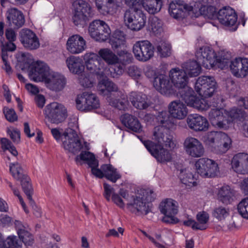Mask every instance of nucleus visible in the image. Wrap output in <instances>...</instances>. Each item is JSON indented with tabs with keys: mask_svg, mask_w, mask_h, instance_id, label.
Segmentation results:
<instances>
[{
	"mask_svg": "<svg viewBox=\"0 0 248 248\" xmlns=\"http://www.w3.org/2000/svg\"><path fill=\"white\" fill-rule=\"evenodd\" d=\"M77 164L80 161H84L89 167L91 168L92 173L99 178L105 177L107 180L116 183L121 178V175L111 164H103L100 169L98 168L99 162L94 155L89 151H82L79 155L75 157Z\"/></svg>",
	"mask_w": 248,
	"mask_h": 248,
	"instance_id": "nucleus-1",
	"label": "nucleus"
},
{
	"mask_svg": "<svg viewBox=\"0 0 248 248\" xmlns=\"http://www.w3.org/2000/svg\"><path fill=\"white\" fill-rule=\"evenodd\" d=\"M157 162H169L172 159L171 151L177 146V140H140Z\"/></svg>",
	"mask_w": 248,
	"mask_h": 248,
	"instance_id": "nucleus-2",
	"label": "nucleus"
},
{
	"mask_svg": "<svg viewBox=\"0 0 248 248\" xmlns=\"http://www.w3.org/2000/svg\"><path fill=\"white\" fill-rule=\"evenodd\" d=\"M196 57L198 62L206 69L214 68L216 66L223 69L230 63L231 55L227 54L223 55L221 53L217 58L212 48L208 46H203L196 51Z\"/></svg>",
	"mask_w": 248,
	"mask_h": 248,
	"instance_id": "nucleus-3",
	"label": "nucleus"
},
{
	"mask_svg": "<svg viewBox=\"0 0 248 248\" xmlns=\"http://www.w3.org/2000/svg\"><path fill=\"white\" fill-rule=\"evenodd\" d=\"M245 112L242 109L234 108L230 111L223 108H212L208 117L211 124L219 128L227 129L233 119H239L244 116Z\"/></svg>",
	"mask_w": 248,
	"mask_h": 248,
	"instance_id": "nucleus-4",
	"label": "nucleus"
},
{
	"mask_svg": "<svg viewBox=\"0 0 248 248\" xmlns=\"http://www.w3.org/2000/svg\"><path fill=\"white\" fill-rule=\"evenodd\" d=\"M15 226L18 238L15 235L9 236L7 238V248H22V244L26 246H31L34 242V236L22 222L16 220Z\"/></svg>",
	"mask_w": 248,
	"mask_h": 248,
	"instance_id": "nucleus-5",
	"label": "nucleus"
},
{
	"mask_svg": "<svg viewBox=\"0 0 248 248\" xmlns=\"http://www.w3.org/2000/svg\"><path fill=\"white\" fill-rule=\"evenodd\" d=\"M133 202L127 203L126 207L132 213L137 214L144 212L145 215L151 210L149 204L146 202H153L155 199L154 191L150 189H142L139 196H132Z\"/></svg>",
	"mask_w": 248,
	"mask_h": 248,
	"instance_id": "nucleus-6",
	"label": "nucleus"
},
{
	"mask_svg": "<svg viewBox=\"0 0 248 248\" xmlns=\"http://www.w3.org/2000/svg\"><path fill=\"white\" fill-rule=\"evenodd\" d=\"M10 171L15 179L20 182L23 191L26 194L30 205L34 204V201L32 198L33 189L31 182V179L25 174L20 164L18 162L11 163L10 165Z\"/></svg>",
	"mask_w": 248,
	"mask_h": 248,
	"instance_id": "nucleus-7",
	"label": "nucleus"
},
{
	"mask_svg": "<svg viewBox=\"0 0 248 248\" xmlns=\"http://www.w3.org/2000/svg\"><path fill=\"white\" fill-rule=\"evenodd\" d=\"M207 14L205 16L210 19L217 17L220 23L225 26H233L237 20V16L235 11L230 7H224L217 13L216 9L214 6H209L206 8Z\"/></svg>",
	"mask_w": 248,
	"mask_h": 248,
	"instance_id": "nucleus-8",
	"label": "nucleus"
},
{
	"mask_svg": "<svg viewBox=\"0 0 248 248\" xmlns=\"http://www.w3.org/2000/svg\"><path fill=\"white\" fill-rule=\"evenodd\" d=\"M146 17L141 9H127L124 14L125 25L132 31H138L145 26Z\"/></svg>",
	"mask_w": 248,
	"mask_h": 248,
	"instance_id": "nucleus-9",
	"label": "nucleus"
},
{
	"mask_svg": "<svg viewBox=\"0 0 248 248\" xmlns=\"http://www.w3.org/2000/svg\"><path fill=\"white\" fill-rule=\"evenodd\" d=\"M74 7L72 20L76 26L85 25L93 15L90 5L82 0L75 3Z\"/></svg>",
	"mask_w": 248,
	"mask_h": 248,
	"instance_id": "nucleus-10",
	"label": "nucleus"
},
{
	"mask_svg": "<svg viewBox=\"0 0 248 248\" xmlns=\"http://www.w3.org/2000/svg\"><path fill=\"white\" fill-rule=\"evenodd\" d=\"M169 76L174 86L178 89L177 96L179 98L181 99L183 94H185V93L192 90L186 86L188 78L186 72L183 70L178 68H173L170 71Z\"/></svg>",
	"mask_w": 248,
	"mask_h": 248,
	"instance_id": "nucleus-11",
	"label": "nucleus"
},
{
	"mask_svg": "<svg viewBox=\"0 0 248 248\" xmlns=\"http://www.w3.org/2000/svg\"><path fill=\"white\" fill-rule=\"evenodd\" d=\"M195 89L201 96L210 97L213 95L217 89V82L213 77H200L195 83Z\"/></svg>",
	"mask_w": 248,
	"mask_h": 248,
	"instance_id": "nucleus-12",
	"label": "nucleus"
},
{
	"mask_svg": "<svg viewBox=\"0 0 248 248\" xmlns=\"http://www.w3.org/2000/svg\"><path fill=\"white\" fill-rule=\"evenodd\" d=\"M44 114L48 121L57 124L64 121L67 117L66 109L57 102L47 105L45 108Z\"/></svg>",
	"mask_w": 248,
	"mask_h": 248,
	"instance_id": "nucleus-13",
	"label": "nucleus"
},
{
	"mask_svg": "<svg viewBox=\"0 0 248 248\" xmlns=\"http://www.w3.org/2000/svg\"><path fill=\"white\" fill-rule=\"evenodd\" d=\"M77 108L82 111H89L98 108L100 106L99 100L93 93L84 92L78 94L76 100Z\"/></svg>",
	"mask_w": 248,
	"mask_h": 248,
	"instance_id": "nucleus-14",
	"label": "nucleus"
},
{
	"mask_svg": "<svg viewBox=\"0 0 248 248\" xmlns=\"http://www.w3.org/2000/svg\"><path fill=\"white\" fill-rule=\"evenodd\" d=\"M89 32L91 37L96 41L104 42L109 38L110 30L104 21L94 20L89 25Z\"/></svg>",
	"mask_w": 248,
	"mask_h": 248,
	"instance_id": "nucleus-15",
	"label": "nucleus"
},
{
	"mask_svg": "<svg viewBox=\"0 0 248 248\" xmlns=\"http://www.w3.org/2000/svg\"><path fill=\"white\" fill-rule=\"evenodd\" d=\"M197 173L205 178L214 177L219 170L217 164L214 160L207 158H201L195 163Z\"/></svg>",
	"mask_w": 248,
	"mask_h": 248,
	"instance_id": "nucleus-16",
	"label": "nucleus"
},
{
	"mask_svg": "<svg viewBox=\"0 0 248 248\" xmlns=\"http://www.w3.org/2000/svg\"><path fill=\"white\" fill-rule=\"evenodd\" d=\"M133 52L137 60L146 62L153 57L154 47L148 40L139 41L133 45Z\"/></svg>",
	"mask_w": 248,
	"mask_h": 248,
	"instance_id": "nucleus-17",
	"label": "nucleus"
},
{
	"mask_svg": "<svg viewBox=\"0 0 248 248\" xmlns=\"http://www.w3.org/2000/svg\"><path fill=\"white\" fill-rule=\"evenodd\" d=\"M51 74L49 67L46 63L37 61L32 65L29 72V76L31 79L35 82H45Z\"/></svg>",
	"mask_w": 248,
	"mask_h": 248,
	"instance_id": "nucleus-18",
	"label": "nucleus"
},
{
	"mask_svg": "<svg viewBox=\"0 0 248 248\" xmlns=\"http://www.w3.org/2000/svg\"><path fill=\"white\" fill-rule=\"evenodd\" d=\"M161 213L165 215L163 221L166 223H174V216L178 213L176 202L171 199H167L159 205Z\"/></svg>",
	"mask_w": 248,
	"mask_h": 248,
	"instance_id": "nucleus-19",
	"label": "nucleus"
},
{
	"mask_svg": "<svg viewBox=\"0 0 248 248\" xmlns=\"http://www.w3.org/2000/svg\"><path fill=\"white\" fill-rule=\"evenodd\" d=\"M121 4V0H95L98 12L104 16L115 14Z\"/></svg>",
	"mask_w": 248,
	"mask_h": 248,
	"instance_id": "nucleus-20",
	"label": "nucleus"
},
{
	"mask_svg": "<svg viewBox=\"0 0 248 248\" xmlns=\"http://www.w3.org/2000/svg\"><path fill=\"white\" fill-rule=\"evenodd\" d=\"M86 68L91 73L100 75L103 73L104 63L98 54L87 53L84 55Z\"/></svg>",
	"mask_w": 248,
	"mask_h": 248,
	"instance_id": "nucleus-21",
	"label": "nucleus"
},
{
	"mask_svg": "<svg viewBox=\"0 0 248 248\" xmlns=\"http://www.w3.org/2000/svg\"><path fill=\"white\" fill-rule=\"evenodd\" d=\"M193 7L183 1L175 0L170 3L169 12L170 15L175 19L185 18L188 12L192 11Z\"/></svg>",
	"mask_w": 248,
	"mask_h": 248,
	"instance_id": "nucleus-22",
	"label": "nucleus"
},
{
	"mask_svg": "<svg viewBox=\"0 0 248 248\" xmlns=\"http://www.w3.org/2000/svg\"><path fill=\"white\" fill-rule=\"evenodd\" d=\"M20 41L27 49L32 50L38 48L40 42L37 35L29 29H23L20 32Z\"/></svg>",
	"mask_w": 248,
	"mask_h": 248,
	"instance_id": "nucleus-23",
	"label": "nucleus"
},
{
	"mask_svg": "<svg viewBox=\"0 0 248 248\" xmlns=\"http://www.w3.org/2000/svg\"><path fill=\"white\" fill-rule=\"evenodd\" d=\"M66 48L71 54H79L86 48V43L84 38L78 34L73 35L68 39Z\"/></svg>",
	"mask_w": 248,
	"mask_h": 248,
	"instance_id": "nucleus-24",
	"label": "nucleus"
},
{
	"mask_svg": "<svg viewBox=\"0 0 248 248\" xmlns=\"http://www.w3.org/2000/svg\"><path fill=\"white\" fill-rule=\"evenodd\" d=\"M7 23L13 29H19L25 23L24 16L21 11L16 8H9L6 13Z\"/></svg>",
	"mask_w": 248,
	"mask_h": 248,
	"instance_id": "nucleus-25",
	"label": "nucleus"
},
{
	"mask_svg": "<svg viewBox=\"0 0 248 248\" xmlns=\"http://www.w3.org/2000/svg\"><path fill=\"white\" fill-rule=\"evenodd\" d=\"M192 90L191 91H188L185 93L186 94H183L182 100L184 101L187 106L193 107L199 110L203 111L207 109L209 107L208 102L203 98H199L194 95L192 93Z\"/></svg>",
	"mask_w": 248,
	"mask_h": 248,
	"instance_id": "nucleus-26",
	"label": "nucleus"
},
{
	"mask_svg": "<svg viewBox=\"0 0 248 248\" xmlns=\"http://www.w3.org/2000/svg\"><path fill=\"white\" fill-rule=\"evenodd\" d=\"M230 67L235 77H245L248 75V60L246 58H236L231 62Z\"/></svg>",
	"mask_w": 248,
	"mask_h": 248,
	"instance_id": "nucleus-27",
	"label": "nucleus"
},
{
	"mask_svg": "<svg viewBox=\"0 0 248 248\" xmlns=\"http://www.w3.org/2000/svg\"><path fill=\"white\" fill-rule=\"evenodd\" d=\"M45 82L50 90L59 92L64 88L66 84V79L62 74L51 72Z\"/></svg>",
	"mask_w": 248,
	"mask_h": 248,
	"instance_id": "nucleus-28",
	"label": "nucleus"
},
{
	"mask_svg": "<svg viewBox=\"0 0 248 248\" xmlns=\"http://www.w3.org/2000/svg\"><path fill=\"white\" fill-rule=\"evenodd\" d=\"M186 122L189 127L195 131H205L208 127L207 119L197 114L189 115Z\"/></svg>",
	"mask_w": 248,
	"mask_h": 248,
	"instance_id": "nucleus-29",
	"label": "nucleus"
},
{
	"mask_svg": "<svg viewBox=\"0 0 248 248\" xmlns=\"http://www.w3.org/2000/svg\"><path fill=\"white\" fill-rule=\"evenodd\" d=\"M184 146L186 153L193 157H200L204 153V149L199 140H184Z\"/></svg>",
	"mask_w": 248,
	"mask_h": 248,
	"instance_id": "nucleus-30",
	"label": "nucleus"
},
{
	"mask_svg": "<svg viewBox=\"0 0 248 248\" xmlns=\"http://www.w3.org/2000/svg\"><path fill=\"white\" fill-rule=\"evenodd\" d=\"M169 111L173 118L184 119L187 114L186 105L180 100L172 101L169 106Z\"/></svg>",
	"mask_w": 248,
	"mask_h": 248,
	"instance_id": "nucleus-31",
	"label": "nucleus"
},
{
	"mask_svg": "<svg viewBox=\"0 0 248 248\" xmlns=\"http://www.w3.org/2000/svg\"><path fill=\"white\" fill-rule=\"evenodd\" d=\"M122 124L128 129L135 132H140L142 126L139 119L135 116L125 113L120 117Z\"/></svg>",
	"mask_w": 248,
	"mask_h": 248,
	"instance_id": "nucleus-32",
	"label": "nucleus"
},
{
	"mask_svg": "<svg viewBox=\"0 0 248 248\" xmlns=\"http://www.w3.org/2000/svg\"><path fill=\"white\" fill-rule=\"evenodd\" d=\"M63 140L62 145L65 150L75 155L80 151H88L90 150L89 144L85 140Z\"/></svg>",
	"mask_w": 248,
	"mask_h": 248,
	"instance_id": "nucleus-33",
	"label": "nucleus"
},
{
	"mask_svg": "<svg viewBox=\"0 0 248 248\" xmlns=\"http://www.w3.org/2000/svg\"><path fill=\"white\" fill-rule=\"evenodd\" d=\"M129 99L132 105L140 109H144L150 106V101L147 96L142 93L132 92L130 95Z\"/></svg>",
	"mask_w": 248,
	"mask_h": 248,
	"instance_id": "nucleus-34",
	"label": "nucleus"
},
{
	"mask_svg": "<svg viewBox=\"0 0 248 248\" xmlns=\"http://www.w3.org/2000/svg\"><path fill=\"white\" fill-rule=\"evenodd\" d=\"M154 87L161 93H166L170 91L171 85L168 76L159 74L153 81Z\"/></svg>",
	"mask_w": 248,
	"mask_h": 248,
	"instance_id": "nucleus-35",
	"label": "nucleus"
},
{
	"mask_svg": "<svg viewBox=\"0 0 248 248\" xmlns=\"http://www.w3.org/2000/svg\"><path fill=\"white\" fill-rule=\"evenodd\" d=\"M66 63L69 70L72 73L80 74L84 70L83 61L78 57L70 56L67 58Z\"/></svg>",
	"mask_w": 248,
	"mask_h": 248,
	"instance_id": "nucleus-36",
	"label": "nucleus"
},
{
	"mask_svg": "<svg viewBox=\"0 0 248 248\" xmlns=\"http://www.w3.org/2000/svg\"><path fill=\"white\" fill-rule=\"evenodd\" d=\"M218 200L224 204H231L233 201L234 193L229 186H222L218 191Z\"/></svg>",
	"mask_w": 248,
	"mask_h": 248,
	"instance_id": "nucleus-37",
	"label": "nucleus"
},
{
	"mask_svg": "<svg viewBox=\"0 0 248 248\" xmlns=\"http://www.w3.org/2000/svg\"><path fill=\"white\" fill-rule=\"evenodd\" d=\"M98 56L108 65L118 64V57L108 48H102L98 51Z\"/></svg>",
	"mask_w": 248,
	"mask_h": 248,
	"instance_id": "nucleus-38",
	"label": "nucleus"
},
{
	"mask_svg": "<svg viewBox=\"0 0 248 248\" xmlns=\"http://www.w3.org/2000/svg\"><path fill=\"white\" fill-rule=\"evenodd\" d=\"M156 119L158 124H161V126L170 128L175 124L174 119L170 114L169 111L159 112Z\"/></svg>",
	"mask_w": 248,
	"mask_h": 248,
	"instance_id": "nucleus-39",
	"label": "nucleus"
},
{
	"mask_svg": "<svg viewBox=\"0 0 248 248\" xmlns=\"http://www.w3.org/2000/svg\"><path fill=\"white\" fill-rule=\"evenodd\" d=\"M162 6L161 0H143L142 7L150 14H155L159 12Z\"/></svg>",
	"mask_w": 248,
	"mask_h": 248,
	"instance_id": "nucleus-40",
	"label": "nucleus"
},
{
	"mask_svg": "<svg viewBox=\"0 0 248 248\" xmlns=\"http://www.w3.org/2000/svg\"><path fill=\"white\" fill-rule=\"evenodd\" d=\"M201 65L196 61H189L185 62L183 64L184 71L186 72V74L188 75L190 77H197L198 76L201 71Z\"/></svg>",
	"mask_w": 248,
	"mask_h": 248,
	"instance_id": "nucleus-41",
	"label": "nucleus"
},
{
	"mask_svg": "<svg viewBox=\"0 0 248 248\" xmlns=\"http://www.w3.org/2000/svg\"><path fill=\"white\" fill-rule=\"evenodd\" d=\"M153 140H172L170 128L160 125L155 126L152 131Z\"/></svg>",
	"mask_w": 248,
	"mask_h": 248,
	"instance_id": "nucleus-42",
	"label": "nucleus"
},
{
	"mask_svg": "<svg viewBox=\"0 0 248 248\" xmlns=\"http://www.w3.org/2000/svg\"><path fill=\"white\" fill-rule=\"evenodd\" d=\"M212 146V151L217 154H223L225 153L231 147L232 140H229V142L222 143L220 140H208Z\"/></svg>",
	"mask_w": 248,
	"mask_h": 248,
	"instance_id": "nucleus-43",
	"label": "nucleus"
},
{
	"mask_svg": "<svg viewBox=\"0 0 248 248\" xmlns=\"http://www.w3.org/2000/svg\"><path fill=\"white\" fill-rule=\"evenodd\" d=\"M98 90L100 92V93L104 95L107 94V93L116 92L118 88L117 86L108 79H102L101 80L97 86Z\"/></svg>",
	"mask_w": 248,
	"mask_h": 248,
	"instance_id": "nucleus-44",
	"label": "nucleus"
},
{
	"mask_svg": "<svg viewBox=\"0 0 248 248\" xmlns=\"http://www.w3.org/2000/svg\"><path fill=\"white\" fill-rule=\"evenodd\" d=\"M196 176V174H193L188 170H182L181 171L180 180L183 184L186 186H195L197 184Z\"/></svg>",
	"mask_w": 248,
	"mask_h": 248,
	"instance_id": "nucleus-45",
	"label": "nucleus"
},
{
	"mask_svg": "<svg viewBox=\"0 0 248 248\" xmlns=\"http://www.w3.org/2000/svg\"><path fill=\"white\" fill-rule=\"evenodd\" d=\"M108 102L110 106L119 110H125L128 105L127 99L124 95H123L119 99L114 98L110 96L108 97Z\"/></svg>",
	"mask_w": 248,
	"mask_h": 248,
	"instance_id": "nucleus-46",
	"label": "nucleus"
},
{
	"mask_svg": "<svg viewBox=\"0 0 248 248\" xmlns=\"http://www.w3.org/2000/svg\"><path fill=\"white\" fill-rule=\"evenodd\" d=\"M117 53L118 57V64L125 66L132 62L134 60L131 53L125 49L118 51Z\"/></svg>",
	"mask_w": 248,
	"mask_h": 248,
	"instance_id": "nucleus-47",
	"label": "nucleus"
},
{
	"mask_svg": "<svg viewBox=\"0 0 248 248\" xmlns=\"http://www.w3.org/2000/svg\"><path fill=\"white\" fill-rule=\"evenodd\" d=\"M196 219L198 222V227H201L199 230L203 231L206 230L208 226L207 223L209 220V215L205 211L198 212L196 215Z\"/></svg>",
	"mask_w": 248,
	"mask_h": 248,
	"instance_id": "nucleus-48",
	"label": "nucleus"
},
{
	"mask_svg": "<svg viewBox=\"0 0 248 248\" xmlns=\"http://www.w3.org/2000/svg\"><path fill=\"white\" fill-rule=\"evenodd\" d=\"M157 52L161 57H167L171 54V46L169 43L161 42L157 46Z\"/></svg>",
	"mask_w": 248,
	"mask_h": 248,
	"instance_id": "nucleus-49",
	"label": "nucleus"
},
{
	"mask_svg": "<svg viewBox=\"0 0 248 248\" xmlns=\"http://www.w3.org/2000/svg\"><path fill=\"white\" fill-rule=\"evenodd\" d=\"M237 210L242 217L248 219V197L243 199L238 203Z\"/></svg>",
	"mask_w": 248,
	"mask_h": 248,
	"instance_id": "nucleus-50",
	"label": "nucleus"
},
{
	"mask_svg": "<svg viewBox=\"0 0 248 248\" xmlns=\"http://www.w3.org/2000/svg\"><path fill=\"white\" fill-rule=\"evenodd\" d=\"M109 68L110 76L113 78H118L121 76L124 72V65L121 64L110 65Z\"/></svg>",
	"mask_w": 248,
	"mask_h": 248,
	"instance_id": "nucleus-51",
	"label": "nucleus"
},
{
	"mask_svg": "<svg viewBox=\"0 0 248 248\" xmlns=\"http://www.w3.org/2000/svg\"><path fill=\"white\" fill-rule=\"evenodd\" d=\"M243 153H238L233 157L231 161L232 168L238 173H240L239 170H241L242 159Z\"/></svg>",
	"mask_w": 248,
	"mask_h": 248,
	"instance_id": "nucleus-52",
	"label": "nucleus"
},
{
	"mask_svg": "<svg viewBox=\"0 0 248 248\" xmlns=\"http://www.w3.org/2000/svg\"><path fill=\"white\" fill-rule=\"evenodd\" d=\"M2 149L5 151H8L13 156H16L18 155V152L16 148L12 144L11 140H0Z\"/></svg>",
	"mask_w": 248,
	"mask_h": 248,
	"instance_id": "nucleus-53",
	"label": "nucleus"
},
{
	"mask_svg": "<svg viewBox=\"0 0 248 248\" xmlns=\"http://www.w3.org/2000/svg\"><path fill=\"white\" fill-rule=\"evenodd\" d=\"M62 138L68 140H80V137L78 134L77 132L71 128H66L62 133Z\"/></svg>",
	"mask_w": 248,
	"mask_h": 248,
	"instance_id": "nucleus-54",
	"label": "nucleus"
},
{
	"mask_svg": "<svg viewBox=\"0 0 248 248\" xmlns=\"http://www.w3.org/2000/svg\"><path fill=\"white\" fill-rule=\"evenodd\" d=\"M228 215L226 208L222 206L216 208L213 212V217L219 220L224 219Z\"/></svg>",
	"mask_w": 248,
	"mask_h": 248,
	"instance_id": "nucleus-55",
	"label": "nucleus"
},
{
	"mask_svg": "<svg viewBox=\"0 0 248 248\" xmlns=\"http://www.w3.org/2000/svg\"><path fill=\"white\" fill-rule=\"evenodd\" d=\"M3 111L6 120L9 122H14L17 121V116L14 109L4 107Z\"/></svg>",
	"mask_w": 248,
	"mask_h": 248,
	"instance_id": "nucleus-56",
	"label": "nucleus"
},
{
	"mask_svg": "<svg viewBox=\"0 0 248 248\" xmlns=\"http://www.w3.org/2000/svg\"><path fill=\"white\" fill-rule=\"evenodd\" d=\"M143 0H125V4L129 8L128 9L136 10L141 9Z\"/></svg>",
	"mask_w": 248,
	"mask_h": 248,
	"instance_id": "nucleus-57",
	"label": "nucleus"
},
{
	"mask_svg": "<svg viewBox=\"0 0 248 248\" xmlns=\"http://www.w3.org/2000/svg\"><path fill=\"white\" fill-rule=\"evenodd\" d=\"M78 79L80 85L85 88H89L93 86L92 81L90 78V76L88 74L81 75Z\"/></svg>",
	"mask_w": 248,
	"mask_h": 248,
	"instance_id": "nucleus-58",
	"label": "nucleus"
},
{
	"mask_svg": "<svg viewBox=\"0 0 248 248\" xmlns=\"http://www.w3.org/2000/svg\"><path fill=\"white\" fill-rule=\"evenodd\" d=\"M125 40L124 36L123 35L121 38H117L116 37L111 40V45L112 48L117 49L122 48L125 46Z\"/></svg>",
	"mask_w": 248,
	"mask_h": 248,
	"instance_id": "nucleus-59",
	"label": "nucleus"
},
{
	"mask_svg": "<svg viewBox=\"0 0 248 248\" xmlns=\"http://www.w3.org/2000/svg\"><path fill=\"white\" fill-rule=\"evenodd\" d=\"M149 24L150 28L154 32L158 31L162 26L161 20L155 16L149 20Z\"/></svg>",
	"mask_w": 248,
	"mask_h": 248,
	"instance_id": "nucleus-60",
	"label": "nucleus"
},
{
	"mask_svg": "<svg viewBox=\"0 0 248 248\" xmlns=\"http://www.w3.org/2000/svg\"><path fill=\"white\" fill-rule=\"evenodd\" d=\"M210 140H228V136L221 131H211L210 133Z\"/></svg>",
	"mask_w": 248,
	"mask_h": 248,
	"instance_id": "nucleus-61",
	"label": "nucleus"
},
{
	"mask_svg": "<svg viewBox=\"0 0 248 248\" xmlns=\"http://www.w3.org/2000/svg\"><path fill=\"white\" fill-rule=\"evenodd\" d=\"M241 170H239L240 174H245L248 173V154L243 153L242 159Z\"/></svg>",
	"mask_w": 248,
	"mask_h": 248,
	"instance_id": "nucleus-62",
	"label": "nucleus"
},
{
	"mask_svg": "<svg viewBox=\"0 0 248 248\" xmlns=\"http://www.w3.org/2000/svg\"><path fill=\"white\" fill-rule=\"evenodd\" d=\"M128 75L134 79L138 78L141 75V71L137 66L131 65L128 69Z\"/></svg>",
	"mask_w": 248,
	"mask_h": 248,
	"instance_id": "nucleus-63",
	"label": "nucleus"
},
{
	"mask_svg": "<svg viewBox=\"0 0 248 248\" xmlns=\"http://www.w3.org/2000/svg\"><path fill=\"white\" fill-rule=\"evenodd\" d=\"M103 187L104 189V196L107 201L109 202L114 189L109 185L106 183L103 184Z\"/></svg>",
	"mask_w": 248,
	"mask_h": 248,
	"instance_id": "nucleus-64",
	"label": "nucleus"
}]
</instances>
